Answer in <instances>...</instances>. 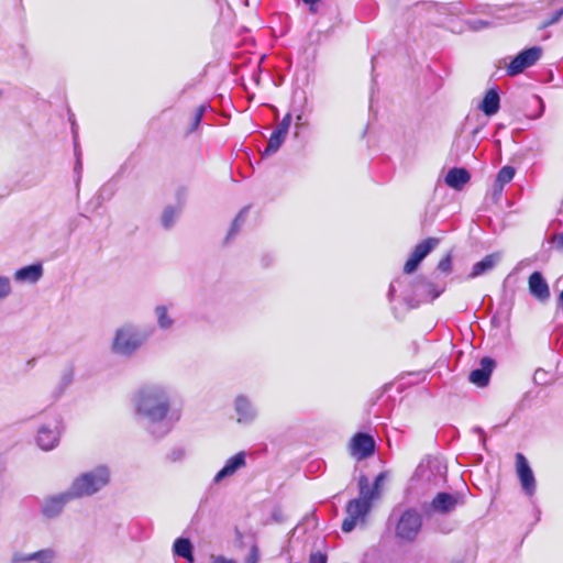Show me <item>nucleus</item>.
<instances>
[{"instance_id": "5701e85b", "label": "nucleus", "mask_w": 563, "mask_h": 563, "mask_svg": "<svg viewBox=\"0 0 563 563\" xmlns=\"http://www.w3.org/2000/svg\"><path fill=\"white\" fill-rule=\"evenodd\" d=\"M157 325L162 331L170 330L174 327L175 320L168 313V308L165 305H158L154 309Z\"/></svg>"}, {"instance_id": "f257e3e1", "label": "nucleus", "mask_w": 563, "mask_h": 563, "mask_svg": "<svg viewBox=\"0 0 563 563\" xmlns=\"http://www.w3.org/2000/svg\"><path fill=\"white\" fill-rule=\"evenodd\" d=\"M170 405V389L161 384L142 386L133 398L137 422L155 439L167 435L179 420V412Z\"/></svg>"}, {"instance_id": "aec40b11", "label": "nucleus", "mask_w": 563, "mask_h": 563, "mask_svg": "<svg viewBox=\"0 0 563 563\" xmlns=\"http://www.w3.org/2000/svg\"><path fill=\"white\" fill-rule=\"evenodd\" d=\"M499 107H500V97H499L498 90L496 88H492L485 93V96L479 104V109L487 117H492L498 112Z\"/></svg>"}, {"instance_id": "a19ab883", "label": "nucleus", "mask_w": 563, "mask_h": 563, "mask_svg": "<svg viewBox=\"0 0 563 563\" xmlns=\"http://www.w3.org/2000/svg\"><path fill=\"white\" fill-rule=\"evenodd\" d=\"M210 563H238L235 560L233 559H228L223 555H214L212 554L210 556Z\"/></svg>"}, {"instance_id": "2f4dec72", "label": "nucleus", "mask_w": 563, "mask_h": 563, "mask_svg": "<svg viewBox=\"0 0 563 563\" xmlns=\"http://www.w3.org/2000/svg\"><path fill=\"white\" fill-rule=\"evenodd\" d=\"M12 292L10 278L7 276H0V300L5 299Z\"/></svg>"}, {"instance_id": "9b49d317", "label": "nucleus", "mask_w": 563, "mask_h": 563, "mask_svg": "<svg viewBox=\"0 0 563 563\" xmlns=\"http://www.w3.org/2000/svg\"><path fill=\"white\" fill-rule=\"evenodd\" d=\"M60 437V420L55 418L53 423L40 427L36 437L37 445L44 451H51L57 446Z\"/></svg>"}, {"instance_id": "58836bf2", "label": "nucleus", "mask_w": 563, "mask_h": 563, "mask_svg": "<svg viewBox=\"0 0 563 563\" xmlns=\"http://www.w3.org/2000/svg\"><path fill=\"white\" fill-rule=\"evenodd\" d=\"M438 269L442 273H450L452 271V258L451 255L448 254L445 257H443L439 264Z\"/></svg>"}, {"instance_id": "49530a36", "label": "nucleus", "mask_w": 563, "mask_h": 563, "mask_svg": "<svg viewBox=\"0 0 563 563\" xmlns=\"http://www.w3.org/2000/svg\"><path fill=\"white\" fill-rule=\"evenodd\" d=\"M384 478H385V474L380 473L376 476V478L374 481L372 488H376V495H378L379 486H380L382 482L384 481Z\"/></svg>"}, {"instance_id": "09e8293b", "label": "nucleus", "mask_w": 563, "mask_h": 563, "mask_svg": "<svg viewBox=\"0 0 563 563\" xmlns=\"http://www.w3.org/2000/svg\"><path fill=\"white\" fill-rule=\"evenodd\" d=\"M208 108H209V106H208V104H201V106H199V107L197 108V110H196L195 115H196V117H199V118L202 120L203 114H205V112L207 111V109H208Z\"/></svg>"}, {"instance_id": "39448f33", "label": "nucleus", "mask_w": 563, "mask_h": 563, "mask_svg": "<svg viewBox=\"0 0 563 563\" xmlns=\"http://www.w3.org/2000/svg\"><path fill=\"white\" fill-rule=\"evenodd\" d=\"M444 291V285H438L428 278L418 277L411 284V291H404L402 296L407 302L433 301Z\"/></svg>"}, {"instance_id": "7c9ffc66", "label": "nucleus", "mask_w": 563, "mask_h": 563, "mask_svg": "<svg viewBox=\"0 0 563 563\" xmlns=\"http://www.w3.org/2000/svg\"><path fill=\"white\" fill-rule=\"evenodd\" d=\"M466 24L472 31H481L493 25V22L482 19L467 20Z\"/></svg>"}, {"instance_id": "f8f14e48", "label": "nucleus", "mask_w": 563, "mask_h": 563, "mask_svg": "<svg viewBox=\"0 0 563 563\" xmlns=\"http://www.w3.org/2000/svg\"><path fill=\"white\" fill-rule=\"evenodd\" d=\"M516 468L523 492L528 496H532L536 493V478L528 460L522 453L516 454Z\"/></svg>"}, {"instance_id": "20e7f679", "label": "nucleus", "mask_w": 563, "mask_h": 563, "mask_svg": "<svg viewBox=\"0 0 563 563\" xmlns=\"http://www.w3.org/2000/svg\"><path fill=\"white\" fill-rule=\"evenodd\" d=\"M422 528V516L416 508H407L398 518L395 536L401 542H413Z\"/></svg>"}, {"instance_id": "3c124183", "label": "nucleus", "mask_w": 563, "mask_h": 563, "mask_svg": "<svg viewBox=\"0 0 563 563\" xmlns=\"http://www.w3.org/2000/svg\"><path fill=\"white\" fill-rule=\"evenodd\" d=\"M473 430H474V432H476L479 435L481 441L484 443L486 441L484 430L479 427H475Z\"/></svg>"}, {"instance_id": "c85d7f7f", "label": "nucleus", "mask_w": 563, "mask_h": 563, "mask_svg": "<svg viewBox=\"0 0 563 563\" xmlns=\"http://www.w3.org/2000/svg\"><path fill=\"white\" fill-rule=\"evenodd\" d=\"M515 168L511 167V166H504L499 169L497 176H496V181L503 186H505L506 184L510 183L514 177H515Z\"/></svg>"}, {"instance_id": "864d4df0", "label": "nucleus", "mask_w": 563, "mask_h": 563, "mask_svg": "<svg viewBox=\"0 0 563 563\" xmlns=\"http://www.w3.org/2000/svg\"><path fill=\"white\" fill-rule=\"evenodd\" d=\"M309 11H310V13L316 14L318 12V5L317 4H310L309 5Z\"/></svg>"}, {"instance_id": "cd10ccee", "label": "nucleus", "mask_w": 563, "mask_h": 563, "mask_svg": "<svg viewBox=\"0 0 563 563\" xmlns=\"http://www.w3.org/2000/svg\"><path fill=\"white\" fill-rule=\"evenodd\" d=\"M247 212H249V207H244L236 214V217L234 218V220L231 224V228L228 232L227 241H229L230 239H232L234 235H236L239 233L241 227L243 225V223L246 220Z\"/></svg>"}, {"instance_id": "ea45409f", "label": "nucleus", "mask_w": 563, "mask_h": 563, "mask_svg": "<svg viewBox=\"0 0 563 563\" xmlns=\"http://www.w3.org/2000/svg\"><path fill=\"white\" fill-rule=\"evenodd\" d=\"M327 554L320 551L311 553L309 558V563H327Z\"/></svg>"}, {"instance_id": "f03ea898", "label": "nucleus", "mask_w": 563, "mask_h": 563, "mask_svg": "<svg viewBox=\"0 0 563 563\" xmlns=\"http://www.w3.org/2000/svg\"><path fill=\"white\" fill-rule=\"evenodd\" d=\"M110 481L109 466L100 464L76 476L68 489L75 499L91 497L106 488Z\"/></svg>"}, {"instance_id": "72a5a7b5", "label": "nucleus", "mask_w": 563, "mask_h": 563, "mask_svg": "<svg viewBox=\"0 0 563 563\" xmlns=\"http://www.w3.org/2000/svg\"><path fill=\"white\" fill-rule=\"evenodd\" d=\"M73 379H74V371L71 367H68L62 373L59 394H62L64 391V389L71 384Z\"/></svg>"}, {"instance_id": "603ef678", "label": "nucleus", "mask_w": 563, "mask_h": 563, "mask_svg": "<svg viewBox=\"0 0 563 563\" xmlns=\"http://www.w3.org/2000/svg\"><path fill=\"white\" fill-rule=\"evenodd\" d=\"M305 4H318L321 0H301Z\"/></svg>"}, {"instance_id": "4d7b16f0", "label": "nucleus", "mask_w": 563, "mask_h": 563, "mask_svg": "<svg viewBox=\"0 0 563 563\" xmlns=\"http://www.w3.org/2000/svg\"><path fill=\"white\" fill-rule=\"evenodd\" d=\"M273 517L277 520L279 519V516H276V514H273Z\"/></svg>"}, {"instance_id": "423d86ee", "label": "nucleus", "mask_w": 563, "mask_h": 563, "mask_svg": "<svg viewBox=\"0 0 563 563\" xmlns=\"http://www.w3.org/2000/svg\"><path fill=\"white\" fill-rule=\"evenodd\" d=\"M542 56V48L540 46H532L521 51L515 56L507 66L508 76H517L528 67L534 65Z\"/></svg>"}, {"instance_id": "393cba45", "label": "nucleus", "mask_w": 563, "mask_h": 563, "mask_svg": "<svg viewBox=\"0 0 563 563\" xmlns=\"http://www.w3.org/2000/svg\"><path fill=\"white\" fill-rule=\"evenodd\" d=\"M439 243V239L428 238L416 245L412 254L422 262Z\"/></svg>"}, {"instance_id": "6e6d98bb", "label": "nucleus", "mask_w": 563, "mask_h": 563, "mask_svg": "<svg viewBox=\"0 0 563 563\" xmlns=\"http://www.w3.org/2000/svg\"><path fill=\"white\" fill-rule=\"evenodd\" d=\"M450 8L459 9V4L451 5Z\"/></svg>"}, {"instance_id": "c03bdc74", "label": "nucleus", "mask_w": 563, "mask_h": 563, "mask_svg": "<svg viewBox=\"0 0 563 563\" xmlns=\"http://www.w3.org/2000/svg\"><path fill=\"white\" fill-rule=\"evenodd\" d=\"M505 8H497V9H493L492 7L489 5H481V10L479 12L481 13H489V14H495L497 11H504Z\"/></svg>"}, {"instance_id": "79ce46f5", "label": "nucleus", "mask_w": 563, "mask_h": 563, "mask_svg": "<svg viewBox=\"0 0 563 563\" xmlns=\"http://www.w3.org/2000/svg\"><path fill=\"white\" fill-rule=\"evenodd\" d=\"M503 190H504V186L498 184L496 180L494 183V186H493V198L495 200H498L503 194Z\"/></svg>"}, {"instance_id": "bf43d9fd", "label": "nucleus", "mask_w": 563, "mask_h": 563, "mask_svg": "<svg viewBox=\"0 0 563 563\" xmlns=\"http://www.w3.org/2000/svg\"><path fill=\"white\" fill-rule=\"evenodd\" d=\"M412 302H413V301H411V302H408V303H409V305H411V307H415V303H412Z\"/></svg>"}, {"instance_id": "a878e982", "label": "nucleus", "mask_w": 563, "mask_h": 563, "mask_svg": "<svg viewBox=\"0 0 563 563\" xmlns=\"http://www.w3.org/2000/svg\"><path fill=\"white\" fill-rule=\"evenodd\" d=\"M180 207L167 206L162 213L161 222L164 229L168 230L174 227L180 214Z\"/></svg>"}, {"instance_id": "412c9836", "label": "nucleus", "mask_w": 563, "mask_h": 563, "mask_svg": "<svg viewBox=\"0 0 563 563\" xmlns=\"http://www.w3.org/2000/svg\"><path fill=\"white\" fill-rule=\"evenodd\" d=\"M173 551H174L175 555L185 559L189 563H194L195 562L194 547H192V543H191V541L189 539H187V538H177L174 541Z\"/></svg>"}, {"instance_id": "4468645a", "label": "nucleus", "mask_w": 563, "mask_h": 563, "mask_svg": "<svg viewBox=\"0 0 563 563\" xmlns=\"http://www.w3.org/2000/svg\"><path fill=\"white\" fill-rule=\"evenodd\" d=\"M246 466V453L241 451L227 460L223 467L214 475L213 484L218 485Z\"/></svg>"}, {"instance_id": "0eeeda50", "label": "nucleus", "mask_w": 563, "mask_h": 563, "mask_svg": "<svg viewBox=\"0 0 563 563\" xmlns=\"http://www.w3.org/2000/svg\"><path fill=\"white\" fill-rule=\"evenodd\" d=\"M371 505L361 499H351L345 508L346 518L343 520L341 529L343 532L349 533L354 530L358 520H364L371 510Z\"/></svg>"}, {"instance_id": "ddd939ff", "label": "nucleus", "mask_w": 563, "mask_h": 563, "mask_svg": "<svg viewBox=\"0 0 563 563\" xmlns=\"http://www.w3.org/2000/svg\"><path fill=\"white\" fill-rule=\"evenodd\" d=\"M290 123H291V114L287 113L282 119V121L278 123L276 129L273 131V133L268 140L267 146L265 147V150L262 153L263 156H269L279 150V147L282 146V144L284 143V141L288 134Z\"/></svg>"}, {"instance_id": "5fc2aeb1", "label": "nucleus", "mask_w": 563, "mask_h": 563, "mask_svg": "<svg viewBox=\"0 0 563 563\" xmlns=\"http://www.w3.org/2000/svg\"><path fill=\"white\" fill-rule=\"evenodd\" d=\"M559 306L562 308L563 310V290L560 292L559 295Z\"/></svg>"}, {"instance_id": "f3484780", "label": "nucleus", "mask_w": 563, "mask_h": 563, "mask_svg": "<svg viewBox=\"0 0 563 563\" xmlns=\"http://www.w3.org/2000/svg\"><path fill=\"white\" fill-rule=\"evenodd\" d=\"M529 292L541 302L550 298V288L541 272H533L528 279Z\"/></svg>"}, {"instance_id": "a211bd4d", "label": "nucleus", "mask_w": 563, "mask_h": 563, "mask_svg": "<svg viewBox=\"0 0 563 563\" xmlns=\"http://www.w3.org/2000/svg\"><path fill=\"white\" fill-rule=\"evenodd\" d=\"M42 276L43 265L41 263H34L16 269L13 277L18 283L36 284Z\"/></svg>"}, {"instance_id": "473e14b6", "label": "nucleus", "mask_w": 563, "mask_h": 563, "mask_svg": "<svg viewBox=\"0 0 563 563\" xmlns=\"http://www.w3.org/2000/svg\"><path fill=\"white\" fill-rule=\"evenodd\" d=\"M186 449L184 446H175L167 454L170 462H180L186 457Z\"/></svg>"}, {"instance_id": "c9c22d12", "label": "nucleus", "mask_w": 563, "mask_h": 563, "mask_svg": "<svg viewBox=\"0 0 563 563\" xmlns=\"http://www.w3.org/2000/svg\"><path fill=\"white\" fill-rule=\"evenodd\" d=\"M33 560V553L13 552L11 555V563H30Z\"/></svg>"}, {"instance_id": "c756f323", "label": "nucleus", "mask_w": 563, "mask_h": 563, "mask_svg": "<svg viewBox=\"0 0 563 563\" xmlns=\"http://www.w3.org/2000/svg\"><path fill=\"white\" fill-rule=\"evenodd\" d=\"M74 150H75V156H76V163H75L74 172L77 175L76 183L78 185L79 181H80V177H81L82 163H81V153H80V150H79V145H78V142H77V135H76L75 131H74Z\"/></svg>"}, {"instance_id": "6ab92c4d", "label": "nucleus", "mask_w": 563, "mask_h": 563, "mask_svg": "<svg viewBox=\"0 0 563 563\" xmlns=\"http://www.w3.org/2000/svg\"><path fill=\"white\" fill-rule=\"evenodd\" d=\"M471 179V175L467 169L463 167H453L445 175V184L455 189L461 190Z\"/></svg>"}, {"instance_id": "f704fd0d", "label": "nucleus", "mask_w": 563, "mask_h": 563, "mask_svg": "<svg viewBox=\"0 0 563 563\" xmlns=\"http://www.w3.org/2000/svg\"><path fill=\"white\" fill-rule=\"evenodd\" d=\"M415 476L418 478H426L427 482L431 479L432 472L428 464L420 463L415 472Z\"/></svg>"}, {"instance_id": "8fccbe9b", "label": "nucleus", "mask_w": 563, "mask_h": 563, "mask_svg": "<svg viewBox=\"0 0 563 563\" xmlns=\"http://www.w3.org/2000/svg\"><path fill=\"white\" fill-rule=\"evenodd\" d=\"M208 108H209V106H208V104H201V106H199V107L197 108V110H196L195 115H196V117H199V118L202 120L203 114H205V112L207 111V109H208Z\"/></svg>"}, {"instance_id": "9d476101", "label": "nucleus", "mask_w": 563, "mask_h": 563, "mask_svg": "<svg viewBox=\"0 0 563 563\" xmlns=\"http://www.w3.org/2000/svg\"><path fill=\"white\" fill-rule=\"evenodd\" d=\"M75 500L69 489L44 498L41 504V514L48 519L57 518L65 506Z\"/></svg>"}, {"instance_id": "e433bc0d", "label": "nucleus", "mask_w": 563, "mask_h": 563, "mask_svg": "<svg viewBox=\"0 0 563 563\" xmlns=\"http://www.w3.org/2000/svg\"><path fill=\"white\" fill-rule=\"evenodd\" d=\"M406 284H407V278L399 277V278L395 279L389 286V290H388L389 300H393L396 291L398 289H401Z\"/></svg>"}, {"instance_id": "4c0bfd02", "label": "nucleus", "mask_w": 563, "mask_h": 563, "mask_svg": "<svg viewBox=\"0 0 563 563\" xmlns=\"http://www.w3.org/2000/svg\"><path fill=\"white\" fill-rule=\"evenodd\" d=\"M420 263H421V261L419 258H417L413 254H411V256L408 258V261L406 262V264L404 266V272L406 274H411L412 272H415L417 269V267L419 266Z\"/></svg>"}, {"instance_id": "13d9d810", "label": "nucleus", "mask_w": 563, "mask_h": 563, "mask_svg": "<svg viewBox=\"0 0 563 563\" xmlns=\"http://www.w3.org/2000/svg\"><path fill=\"white\" fill-rule=\"evenodd\" d=\"M273 517L277 520L279 519V516H276V514H273Z\"/></svg>"}, {"instance_id": "1a4fd4ad", "label": "nucleus", "mask_w": 563, "mask_h": 563, "mask_svg": "<svg viewBox=\"0 0 563 563\" xmlns=\"http://www.w3.org/2000/svg\"><path fill=\"white\" fill-rule=\"evenodd\" d=\"M464 503L465 495L463 493L441 492L431 500L430 510L434 514L446 515L454 511L457 506L464 505Z\"/></svg>"}, {"instance_id": "de8ad7c7", "label": "nucleus", "mask_w": 563, "mask_h": 563, "mask_svg": "<svg viewBox=\"0 0 563 563\" xmlns=\"http://www.w3.org/2000/svg\"><path fill=\"white\" fill-rule=\"evenodd\" d=\"M201 121L202 120L199 117L194 115V119H192V122L188 130V133H192L194 131H196L198 129V126L200 125Z\"/></svg>"}, {"instance_id": "4be33fe9", "label": "nucleus", "mask_w": 563, "mask_h": 563, "mask_svg": "<svg viewBox=\"0 0 563 563\" xmlns=\"http://www.w3.org/2000/svg\"><path fill=\"white\" fill-rule=\"evenodd\" d=\"M497 261L498 256L496 254L486 255L482 261L473 265L468 278H476L492 271L495 267Z\"/></svg>"}, {"instance_id": "b1692460", "label": "nucleus", "mask_w": 563, "mask_h": 563, "mask_svg": "<svg viewBox=\"0 0 563 563\" xmlns=\"http://www.w3.org/2000/svg\"><path fill=\"white\" fill-rule=\"evenodd\" d=\"M358 490L360 498L362 501H367L372 506V501L377 497L376 488L369 486V481L365 474L358 477Z\"/></svg>"}, {"instance_id": "a18cd8bd", "label": "nucleus", "mask_w": 563, "mask_h": 563, "mask_svg": "<svg viewBox=\"0 0 563 563\" xmlns=\"http://www.w3.org/2000/svg\"><path fill=\"white\" fill-rule=\"evenodd\" d=\"M553 243L556 250L563 252V233L555 235Z\"/></svg>"}, {"instance_id": "bb28decb", "label": "nucleus", "mask_w": 563, "mask_h": 563, "mask_svg": "<svg viewBox=\"0 0 563 563\" xmlns=\"http://www.w3.org/2000/svg\"><path fill=\"white\" fill-rule=\"evenodd\" d=\"M57 560V551L54 548H45L33 552L32 562L35 563H55Z\"/></svg>"}, {"instance_id": "6e6552de", "label": "nucleus", "mask_w": 563, "mask_h": 563, "mask_svg": "<svg viewBox=\"0 0 563 563\" xmlns=\"http://www.w3.org/2000/svg\"><path fill=\"white\" fill-rule=\"evenodd\" d=\"M235 420L239 424L250 426L258 416V410L251 398L244 394L238 395L233 400Z\"/></svg>"}, {"instance_id": "37998d69", "label": "nucleus", "mask_w": 563, "mask_h": 563, "mask_svg": "<svg viewBox=\"0 0 563 563\" xmlns=\"http://www.w3.org/2000/svg\"><path fill=\"white\" fill-rule=\"evenodd\" d=\"M563 15V9L558 10L552 18L544 23V26L556 23Z\"/></svg>"}, {"instance_id": "2eb2a0df", "label": "nucleus", "mask_w": 563, "mask_h": 563, "mask_svg": "<svg viewBox=\"0 0 563 563\" xmlns=\"http://www.w3.org/2000/svg\"><path fill=\"white\" fill-rule=\"evenodd\" d=\"M352 454L358 460L371 456L375 451L374 438L364 432H357L351 441Z\"/></svg>"}, {"instance_id": "dca6fc26", "label": "nucleus", "mask_w": 563, "mask_h": 563, "mask_svg": "<svg viewBox=\"0 0 563 563\" xmlns=\"http://www.w3.org/2000/svg\"><path fill=\"white\" fill-rule=\"evenodd\" d=\"M495 365L496 362L494 358L488 356L483 357L479 362V367L470 373V382L478 387L487 386Z\"/></svg>"}, {"instance_id": "7ed1b4c3", "label": "nucleus", "mask_w": 563, "mask_h": 563, "mask_svg": "<svg viewBox=\"0 0 563 563\" xmlns=\"http://www.w3.org/2000/svg\"><path fill=\"white\" fill-rule=\"evenodd\" d=\"M150 338L146 329L134 324L124 323L114 331L110 350L121 357L133 356Z\"/></svg>"}]
</instances>
